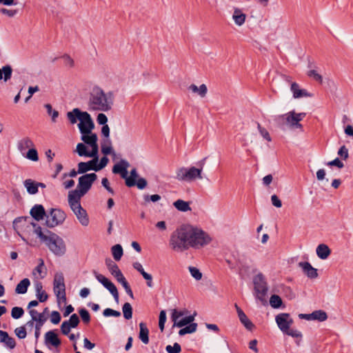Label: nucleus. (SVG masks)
<instances>
[{"label": "nucleus", "mask_w": 353, "mask_h": 353, "mask_svg": "<svg viewBox=\"0 0 353 353\" xmlns=\"http://www.w3.org/2000/svg\"><path fill=\"white\" fill-rule=\"evenodd\" d=\"M212 241V237L201 228L191 225H182L171 234L169 246L172 250L183 252L189 248L201 249Z\"/></svg>", "instance_id": "f257e3e1"}, {"label": "nucleus", "mask_w": 353, "mask_h": 353, "mask_svg": "<svg viewBox=\"0 0 353 353\" xmlns=\"http://www.w3.org/2000/svg\"><path fill=\"white\" fill-rule=\"evenodd\" d=\"M113 105L112 92H105L98 86L94 87L89 94L88 109L91 111L108 112Z\"/></svg>", "instance_id": "f03ea898"}, {"label": "nucleus", "mask_w": 353, "mask_h": 353, "mask_svg": "<svg viewBox=\"0 0 353 353\" xmlns=\"http://www.w3.org/2000/svg\"><path fill=\"white\" fill-rule=\"evenodd\" d=\"M97 179V175L95 173L85 174L81 176L78 180L77 189L70 191L68 196L81 199L91 189L93 183Z\"/></svg>", "instance_id": "7ed1b4c3"}, {"label": "nucleus", "mask_w": 353, "mask_h": 353, "mask_svg": "<svg viewBox=\"0 0 353 353\" xmlns=\"http://www.w3.org/2000/svg\"><path fill=\"white\" fill-rule=\"evenodd\" d=\"M43 243L57 256H63L66 253L67 248L64 240L52 232L48 230V238Z\"/></svg>", "instance_id": "20e7f679"}, {"label": "nucleus", "mask_w": 353, "mask_h": 353, "mask_svg": "<svg viewBox=\"0 0 353 353\" xmlns=\"http://www.w3.org/2000/svg\"><path fill=\"white\" fill-rule=\"evenodd\" d=\"M69 205L72 212L76 215L77 219L83 226H88L89 224V218L85 210L81 205V198L77 199L74 196H68Z\"/></svg>", "instance_id": "39448f33"}, {"label": "nucleus", "mask_w": 353, "mask_h": 353, "mask_svg": "<svg viewBox=\"0 0 353 353\" xmlns=\"http://www.w3.org/2000/svg\"><path fill=\"white\" fill-rule=\"evenodd\" d=\"M175 179L183 181H192L196 179H202V168L181 167L176 170Z\"/></svg>", "instance_id": "423d86ee"}, {"label": "nucleus", "mask_w": 353, "mask_h": 353, "mask_svg": "<svg viewBox=\"0 0 353 353\" xmlns=\"http://www.w3.org/2000/svg\"><path fill=\"white\" fill-rule=\"evenodd\" d=\"M66 218L65 213L60 209L52 208L46 214V224L49 228H54L63 223Z\"/></svg>", "instance_id": "0eeeda50"}, {"label": "nucleus", "mask_w": 353, "mask_h": 353, "mask_svg": "<svg viewBox=\"0 0 353 353\" xmlns=\"http://www.w3.org/2000/svg\"><path fill=\"white\" fill-rule=\"evenodd\" d=\"M253 283L256 297L263 301L268 292V285L264 276L259 273L254 277Z\"/></svg>", "instance_id": "6e6552de"}, {"label": "nucleus", "mask_w": 353, "mask_h": 353, "mask_svg": "<svg viewBox=\"0 0 353 353\" xmlns=\"http://www.w3.org/2000/svg\"><path fill=\"white\" fill-rule=\"evenodd\" d=\"M306 113H296L294 110H292L286 113L285 121L286 126L291 129H302L303 126L300 121L305 117Z\"/></svg>", "instance_id": "1a4fd4ad"}, {"label": "nucleus", "mask_w": 353, "mask_h": 353, "mask_svg": "<svg viewBox=\"0 0 353 353\" xmlns=\"http://www.w3.org/2000/svg\"><path fill=\"white\" fill-rule=\"evenodd\" d=\"M94 274L97 280L110 292L116 303H119V292L115 285L103 274H98L95 271L94 272Z\"/></svg>", "instance_id": "9d476101"}, {"label": "nucleus", "mask_w": 353, "mask_h": 353, "mask_svg": "<svg viewBox=\"0 0 353 353\" xmlns=\"http://www.w3.org/2000/svg\"><path fill=\"white\" fill-rule=\"evenodd\" d=\"M80 132L81 134H89L94 128V122L90 114L84 112L82 118L78 124Z\"/></svg>", "instance_id": "9b49d317"}, {"label": "nucleus", "mask_w": 353, "mask_h": 353, "mask_svg": "<svg viewBox=\"0 0 353 353\" xmlns=\"http://www.w3.org/2000/svg\"><path fill=\"white\" fill-rule=\"evenodd\" d=\"M276 322L279 329L284 333L293 323V319L290 318V314L287 313H281L278 314L275 318Z\"/></svg>", "instance_id": "f8f14e48"}, {"label": "nucleus", "mask_w": 353, "mask_h": 353, "mask_svg": "<svg viewBox=\"0 0 353 353\" xmlns=\"http://www.w3.org/2000/svg\"><path fill=\"white\" fill-rule=\"evenodd\" d=\"M81 140L90 145L92 150V154H98L99 146L97 144L98 137L95 133L92 132L89 134H81Z\"/></svg>", "instance_id": "ddd939ff"}, {"label": "nucleus", "mask_w": 353, "mask_h": 353, "mask_svg": "<svg viewBox=\"0 0 353 353\" xmlns=\"http://www.w3.org/2000/svg\"><path fill=\"white\" fill-rule=\"evenodd\" d=\"M92 157L93 159L89 161L80 162L78 163L79 174H85L90 170L98 171V170H97V163L99 161L98 154Z\"/></svg>", "instance_id": "4468645a"}, {"label": "nucleus", "mask_w": 353, "mask_h": 353, "mask_svg": "<svg viewBox=\"0 0 353 353\" xmlns=\"http://www.w3.org/2000/svg\"><path fill=\"white\" fill-rule=\"evenodd\" d=\"M53 290L56 296L65 292L64 278L62 273H57L54 275Z\"/></svg>", "instance_id": "2eb2a0df"}, {"label": "nucleus", "mask_w": 353, "mask_h": 353, "mask_svg": "<svg viewBox=\"0 0 353 353\" xmlns=\"http://www.w3.org/2000/svg\"><path fill=\"white\" fill-rule=\"evenodd\" d=\"M130 167V163L125 159H121L119 163L115 164L112 168V172L114 174H119L122 179L126 178L128 174V168Z\"/></svg>", "instance_id": "dca6fc26"}, {"label": "nucleus", "mask_w": 353, "mask_h": 353, "mask_svg": "<svg viewBox=\"0 0 353 353\" xmlns=\"http://www.w3.org/2000/svg\"><path fill=\"white\" fill-rule=\"evenodd\" d=\"M290 90L294 99L312 97V94L309 93L306 90L300 88L299 85L296 82L291 83Z\"/></svg>", "instance_id": "f3484780"}, {"label": "nucleus", "mask_w": 353, "mask_h": 353, "mask_svg": "<svg viewBox=\"0 0 353 353\" xmlns=\"http://www.w3.org/2000/svg\"><path fill=\"white\" fill-rule=\"evenodd\" d=\"M299 266L302 268L303 273L310 279L318 277L317 270L312 266L309 262H300Z\"/></svg>", "instance_id": "a211bd4d"}, {"label": "nucleus", "mask_w": 353, "mask_h": 353, "mask_svg": "<svg viewBox=\"0 0 353 353\" xmlns=\"http://www.w3.org/2000/svg\"><path fill=\"white\" fill-rule=\"evenodd\" d=\"M30 213L32 218L37 221L43 220L45 216L46 217V213L42 205L37 204L34 205Z\"/></svg>", "instance_id": "6ab92c4d"}, {"label": "nucleus", "mask_w": 353, "mask_h": 353, "mask_svg": "<svg viewBox=\"0 0 353 353\" xmlns=\"http://www.w3.org/2000/svg\"><path fill=\"white\" fill-rule=\"evenodd\" d=\"M235 307L236 309V312L238 314V316L239 318L241 323L249 330H252L254 327V324L250 321L246 314L243 312V311L236 305L235 304Z\"/></svg>", "instance_id": "aec40b11"}, {"label": "nucleus", "mask_w": 353, "mask_h": 353, "mask_svg": "<svg viewBox=\"0 0 353 353\" xmlns=\"http://www.w3.org/2000/svg\"><path fill=\"white\" fill-rule=\"evenodd\" d=\"M132 265H133V268L135 270H137L142 275V276L146 280L147 285L149 288H152L153 283H152V275L147 273L146 272H145L144 269L143 268L142 265L139 262H134Z\"/></svg>", "instance_id": "412c9836"}, {"label": "nucleus", "mask_w": 353, "mask_h": 353, "mask_svg": "<svg viewBox=\"0 0 353 353\" xmlns=\"http://www.w3.org/2000/svg\"><path fill=\"white\" fill-rule=\"evenodd\" d=\"M316 252L318 257L323 260L327 259L331 254V250L327 245L323 243L317 246Z\"/></svg>", "instance_id": "4be33fe9"}, {"label": "nucleus", "mask_w": 353, "mask_h": 353, "mask_svg": "<svg viewBox=\"0 0 353 353\" xmlns=\"http://www.w3.org/2000/svg\"><path fill=\"white\" fill-rule=\"evenodd\" d=\"M232 19L236 25L241 26L245 23L246 15L241 9L236 8L234 10Z\"/></svg>", "instance_id": "5701e85b"}, {"label": "nucleus", "mask_w": 353, "mask_h": 353, "mask_svg": "<svg viewBox=\"0 0 353 353\" xmlns=\"http://www.w3.org/2000/svg\"><path fill=\"white\" fill-rule=\"evenodd\" d=\"M34 146L33 141L29 137H24L17 143V148L23 153L27 149H30Z\"/></svg>", "instance_id": "b1692460"}, {"label": "nucleus", "mask_w": 353, "mask_h": 353, "mask_svg": "<svg viewBox=\"0 0 353 353\" xmlns=\"http://www.w3.org/2000/svg\"><path fill=\"white\" fill-rule=\"evenodd\" d=\"M84 112L81 111L79 108H74L72 111L67 113V118L72 124L77 123V120L81 121Z\"/></svg>", "instance_id": "393cba45"}, {"label": "nucleus", "mask_w": 353, "mask_h": 353, "mask_svg": "<svg viewBox=\"0 0 353 353\" xmlns=\"http://www.w3.org/2000/svg\"><path fill=\"white\" fill-rule=\"evenodd\" d=\"M45 341L46 343H50L54 347H57L61 344V341L54 331H49L46 333Z\"/></svg>", "instance_id": "a878e982"}, {"label": "nucleus", "mask_w": 353, "mask_h": 353, "mask_svg": "<svg viewBox=\"0 0 353 353\" xmlns=\"http://www.w3.org/2000/svg\"><path fill=\"white\" fill-rule=\"evenodd\" d=\"M188 90L193 93H196L201 98H204L208 92V88L205 84H201L199 87L195 84H191L188 87Z\"/></svg>", "instance_id": "bb28decb"}, {"label": "nucleus", "mask_w": 353, "mask_h": 353, "mask_svg": "<svg viewBox=\"0 0 353 353\" xmlns=\"http://www.w3.org/2000/svg\"><path fill=\"white\" fill-rule=\"evenodd\" d=\"M139 327L140 332L139 338L144 344L146 345L149 343V330L143 322L139 323Z\"/></svg>", "instance_id": "cd10ccee"}, {"label": "nucleus", "mask_w": 353, "mask_h": 353, "mask_svg": "<svg viewBox=\"0 0 353 353\" xmlns=\"http://www.w3.org/2000/svg\"><path fill=\"white\" fill-rule=\"evenodd\" d=\"M30 285V281L28 279H23L17 285L15 292L17 294L26 293L28 287Z\"/></svg>", "instance_id": "c85d7f7f"}, {"label": "nucleus", "mask_w": 353, "mask_h": 353, "mask_svg": "<svg viewBox=\"0 0 353 353\" xmlns=\"http://www.w3.org/2000/svg\"><path fill=\"white\" fill-rule=\"evenodd\" d=\"M137 178H138V174H137V169L136 168H133L130 171V176L126 175V178L124 179H125V185L128 187H129V188L135 186L136 179Z\"/></svg>", "instance_id": "c756f323"}, {"label": "nucleus", "mask_w": 353, "mask_h": 353, "mask_svg": "<svg viewBox=\"0 0 353 353\" xmlns=\"http://www.w3.org/2000/svg\"><path fill=\"white\" fill-rule=\"evenodd\" d=\"M188 311L186 310H178L176 309L172 310L171 313V320L173 322L172 327H176V323L179 322V319L187 314Z\"/></svg>", "instance_id": "7c9ffc66"}, {"label": "nucleus", "mask_w": 353, "mask_h": 353, "mask_svg": "<svg viewBox=\"0 0 353 353\" xmlns=\"http://www.w3.org/2000/svg\"><path fill=\"white\" fill-rule=\"evenodd\" d=\"M12 73V68L10 65L3 66L0 69V80L3 79L4 81H8L10 79Z\"/></svg>", "instance_id": "2f4dec72"}, {"label": "nucleus", "mask_w": 353, "mask_h": 353, "mask_svg": "<svg viewBox=\"0 0 353 353\" xmlns=\"http://www.w3.org/2000/svg\"><path fill=\"white\" fill-rule=\"evenodd\" d=\"M76 152L80 157H94L97 154H92V150L88 151L86 146L84 143H79L77 145Z\"/></svg>", "instance_id": "473e14b6"}, {"label": "nucleus", "mask_w": 353, "mask_h": 353, "mask_svg": "<svg viewBox=\"0 0 353 353\" xmlns=\"http://www.w3.org/2000/svg\"><path fill=\"white\" fill-rule=\"evenodd\" d=\"M173 205L181 212H188L191 210L189 202L181 199H178L174 202Z\"/></svg>", "instance_id": "72a5a7b5"}, {"label": "nucleus", "mask_w": 353, "mask_h": 353, "mask_svg": "<svg viewBox=\"0 0 353 353\" xmlns=\"http://www.w3.org/2000/svg\"><path fill=\"white\" fill-rule=\"evenodd\" d=\"M24 186L26 188L28 192L30 194H35L38 192L37 182L32 179L25 180Z\"/></svg>", "instance_id": "f704fd0d"}, {"label": "nucleus", "mask_w": 353, "mask_h": 353, "mask_svg": "<svg viewBox=\"0 0 353 353\" xmlns=\"http://www.w3.org/2000/svg\"><path fill=\"white\" fill-rule=\"evenodd\" d=\"M39 265L33 270V274L37 272L40 275V278L43 279L46 275V268L45 267L44 261L42 259H39Z\"/></svg>", "instance_id": "c9c22d12"}, {"label": "nucleus", "mask_w": 353, "mask_h": 353, "mask_svg": "<svg viewBox=\"0 0 353 353\" xmlns=\"http://www.w3.org/2000/svg\"><path fill=\"white\" fill-rule=\"evenodd\" d=\"M313 320L319 321L321 322L325 321L327 319V313L321 310H315L312 312Z\"/></svg>", "instance_id": "e433bc0d"}, {"label": "nucleus", "mask_w": 353, "mask_h": 353, "mask_svg": "<svg viewBox=\"0 0 353 353\" xmlns=\"http://www.w3.org/2000/svg\"><path fill=\"white\" fill-rule=\"evenodd\" d=\"M196 328H197V323H191V324L188 325L185 327L181 328L179 332V334L180 336H183L186 334L193 333V332H196Z\"/></svg>", "instance_id": "4c0bfd02"}, {"label": "nucleus", "mask_w": 353, "mask_h": 353, "mask_svg": "<svg viewBox=\"0 0 353 353\" xmlns=\"http://www.w3.org/2000/svg\"><path fill=\"white\" fill-rule=\"evenodd\" d=\"M194 316H195V314L189 315V316H185L184 318L180 319V321L179 322H177V323H176V327H182L185 325H188L191 323H194L193 321L194 320Z\"/></svg>", "instance_id": "58836bf2"}, {"label": "nucleus", "mask_w": 353, "mask_h": 353, "mask_svg": "<svg viewBox=\"0 0 353 353\" xmlns=\"http://www.w3.org/2000/svg\"><path fill=\"white\" fill-rule=\"evenodd\" d=\"M112 254L116 261H119L123 255V248L121 245L117 244L112 248Z\"/></svg>", "instance_id": "ea45409f"}, {"label": "nucleus", "mask_w": 353, "mask_h": 353, "mask_svg": "<svg viewBox=\"0 0 353 353\" xmlns=\"http://www.w3.org/2000/svg\"><path fill=\"white\" fill-rule=\"evenodd\" d=\"M30 224L32 225V227L34 229V233L40 238V239L43 242H44L48 238V232L46 234H43L42 232L41 228L39 225H38V224H37L35 223L31 222Z\"/></svg>", "instance_id": "a19ab883"}, {"label": "nucleus", "mask_w": 353, "mask_h": 353, "mask_svg": "<svg viewBox=\"0 0 353 353\" xmlns=\"http://www.w3.org/2000/svg\"><path fill=\"white\" fill-rule=\"evenodd\" d=\"M123 317L129 320L132 317V307L130 303H125L122 307Z\"/></svg>", "instance_id": "79ce46f5"}, {"label": "nucleus", "mask_w": 353, "mask_h": 353, "mask_svg": "<svg viewBox=\"0 0 353 353\" xmlns=\"http://www.w3.org/2000/svg\"><path fill=\"white\" fill-rule=\"evenodd\" d=\"M286 113L283 114H280L274 117V121L275 124L279 127L280 128H283L286 126V121H285Z\"/></svg>", "instance_id": "37998d69"}, {"label": "nucleus", "mask_w": 353, "mask_h": 353, "mask_svg": "<svg viewBox=\"0 0 353 353\" xmlns=\"http://www.w3.org/2000/svg\"><path fill=\"white\" fill-rule=\"evenodd\" d=\"M101 152L105 155L110 154L112 152V148L110 145V140L107 139L103 141L101 145Z\"/></svg>", "instance_id": "c03bdc74"}, {"label": "nucleus", "mask_w": 353, "mask_h": 353, "mask_svg": "<svg viewBox=\"0 0 353 353\" xmlns=\"http://www.w3.org/2000/svg\"><path fill=\"white\" fill-rule=\"evenodd\" d=\"M270 303L274 308H279L282 305V299L279 295H272L270 299Z\"/></svg>", "instance_id": "a18cd8bd"}, {"label": "nucleus", "mask_w": 353, "mask_h": 353, "mask_svg": "<svg viewBox=\"0 0 353 353\" xmlns=\"http://www.w3.org/2000/svg\"><path fill=\"white\" fill-rule=\"evenodd\" d=\"M105 264L112 275L120 270L118 265L110 259L105 261Z\"/></svg>", "instance_id": "49530a36"}, {"label": "nucleus", "mask_w": 353, "mask_h": 353, "mask_svg": "<svg viewBox=\"0 0 353 353\" xmlns=\"http://www.w3.org/2000/svg\"><path fill=\"white\" fill-rule=\"evenodd\" d=\"M24 314V310L20 307H14L11 311V316L13 319H18Z\"/></svg>", "instance_id": "de8ad7c7"}, {"label": "nucleus", "mask_w": 353, "mask_h": 353, "mask_svg": "<svg viewBox=\"0 0 353 353\" xmlns=\"http://www.w3.org/2000/svg\"><path fill=\"white\" fill-rule=\"evenodd\" d=\"M26 157L32 161H37L39 160L38 152L34 148H30L28 151Z\"/></svg>", "instance_id": "09e8293b"}, {"label": "nucleus", "mask_w": 353, "mask_h": 353, "mask_svg": "<svg viewBox=\"0 0 353 353\" xmlns=\"http://www.w3.org/2000/svg\"><path fill=\"white\" fill-rule=\"evenodd\" d=\"M165 350L168 353H180L181 351V347L178 343H174L173 345H167Z\"/></svg>", "instance_id": "8fccbe9b"}, {"label": "nucleus", "mask_w": 353, "mask_h": 353, "mask_svg": "<svg viewBox=\"0 0 353 353\" xmlns=\"http://www.w3.org/2000/svg\"><path fill=\"white\" fill-rule=\"evenodd\" d=\"M189 271L191 276L194 278L196 281H200L202 279V273L200 270L195 267H189Z\"/></svg>", "instance_id": "3c124183"}, {"label": "nucleus", "mask_w": 353, "mask_h": 353, "mask_svg": "<svg viewBox=\"0 0 353 353\" xmlns=\"http://www.w3.org/2000/svg\"><path fill=\"white\" fill-rule=\"evenodd\" d=\"M79 315L85 323H88L90 321V315L87 310L81 308L79 310Z\"/></svg>", "instance_id": "603ef678"}, {"label": "nucleus", "mask_w": 353, "mask_h": 353, "mask_svg": "<svg viewBox=\"0 0 353 353\" xmlns=\"http://www.w3.org/2000/svg\"><path fill=\"white\" fill-rule=\"evenodd\" d=\"M103 315L105 317H109V316L119 317V316H121V312L119 311H117V310H114L111 308H106L103 310Z\"/></svg>", "instance_id": "864d4df0"}, {"label": "nucleus", "mask_w": 353, "mask_h": 353, "mask_svg": "<svg viewBox=\"0 0 353 353\" xmlns=\"http://www.w3.org/2000/svg\"><path fill=\"white\" fill-rule=\"evenodd\" d=\"M307 76L319 83H322L323 81L322 76L314 69L309 70L307 72Z\"/></svg>", "instance_id": "5fc2aeb1"}, {"label": "nucleus", "mask_w": 353, "mask_h": 353, "mask_svg": "<svg viewBox=\"0 0 353 353\" xmlns=\"http://www.w3.org/2000/svg\"><path fill=\"white\" fill-rule=\"evenodd\" d=\"M45 108L48 114L52 116V121H56L57 118L59 117V112L57 110H52V105L49 103L45 105Z\"/></svg>", "instance_id": "6e6d98bb"}, {"label": "nucleus", "mask_w": 353, "mask_h": 353, "mask_svg": "<svg viewBox=\"0 0 353 353\" xmlns=\"http://www.w3.org/2000/svg\"><path fill=\"white\" fill-rule=\"evenodd\" d=\"M72 328L78 326L80 320L77 314H73L70 316L68 321H65Z\"/></svg>", "instance_id": "4d7b16f0"}, {"label": "nucleus", "mask_w": 353, "mask_h": 353, "mask_svg": "<svg viewBox=\"0 0 353 353\" xmlns=\"http://www.w3.org/2000/svg\"><path fill=\"white\" fill-rule=\"evenodd\" d=\"M30 220L28 216H20L16 218L13 221V227L17 229L21 226V224Z\"/></svg>", "instance_id": "13d9d810"}, {"label": "nucleus", "mask_w": 353, "mask_h": 353, "mask_svg": "<svg viewBox=\"0 0 353 353\" xmlns=\"http://www.w3.org/2000/svg\"><path fill=\"white\" fill-rule=\"evenodd\" d=\"M257 128L261 135L268 141H271L272 139L269 132L264 128L261 127V125L259 123H257Z\"/></svg>", "instance_id": "bf43d9fd"}, {"label": "nucleus", "mask_w": 353, "mask_h": 353, "mask_svg": "<svg viewBox=\"0 0 353 353\" xmlns=\"http://www.w3.org/2000/svg\"><path fill=\"white\" fill-rule=\"evenodd\" d=\"M61 321V315L59 312L57 311H53L51 313L50 316V321L53 324H58Z\"/></svg>", "instance_id": "052dcab7"}, {"label": "nucleus", "mask_w": 353, "mask_h": 353, "mask_svg": "<svg viewBox=\"0 0 353 353\" xmlns=\"http://www.w3.org/2000/svg\"><path fill=\"white\" fill-rule=\"evenodd\" d=\"M16 335L21 339L26 338V330L24 327H17L14 330Z\"/></svg>", "instance_id": "680f3d73"}, {"label": "nucleus", "mask_w": 353, "mask_h": 353, "mask_svg": "<svg viewBox=\"0 0 353 353\" xmlns=\"http://www.w3.org/2000/svg\"><path fill=\"white\" fill-rule=\"evenodd\" d=\"M3 343H4L10 349H13L16 346L15 340L9 335L5 339V341H3Z\"/></svg>", "instance_id": "e2e57ef3"}, {"label": "nucleus", "mask_w": 353, "mask_h": 353, "mask_svg": "<svg viewBox=\"0 0 353 353\" xmlns=\"http://www.w3.org/2000/svg\"><path fill=\"white\" fill-rule=\"evenodd\" d=\"M326 165L329 166H336L339 168H343L344 167L343 163L339 160V158H336L335 159L326 163Z\"/></svg>", "instance_id": "0e129e2a"}, {"label": "nucleus", "mask_w": 353, "mask_h": 353, "mask_svg": "<svg viewBox=\"0 0 353 353\" xmlns=\"http://www.w3.org/2000/svg\"><path fill=\"white\" fill-rule=\"evenodd\" d=\"M71 328H72L65 321H63L61 325V331L63 334L68 335Z\"/></svg>", "instance_id": "69168bd1"}, {"label": "nucleus", "mask_w": 353, "mask_h": 353, "mask_svg": "<svg viewBox=\"0 0 353 353\" xmlns=\"http://www.w3.org/2000/svg\"><path fill=\"white\" fill-rule=\"evenodd\" d=\"M338 154L344 160L348 158V150L346 148L345 145H343L340 148L338 151Z\"/></svg>", "instance_id": "338daca9"}, {"label": "nucleus", "mask_w": 353, "mask_h": 353, "mask_svg": "<svg viewBox=\"0 0 353 353\" xmlns=\"http://www.w3.org/2000/svg\"><path fill=\"white\" fill-rule=\"evenodd\" d=\"M147 181L144 178H139L137 181H136L137 187L140 189L143 190L147 186Z\"/></svg>", "instance_id": "774afa93"}]
</instances>
